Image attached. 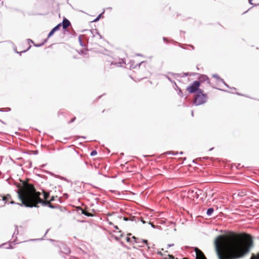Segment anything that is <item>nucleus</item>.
Returning <instances> with one entry per match:
<instances>
[{
  "mask_svg": "<svg viewBox=\"0 0 259 259\" xmlns=\"http://www.w3.org/2000/svg\"><path fill=\"white\" fill-rule=\"evenodd\" d=\"M225 236L218 235L214 240V249L218 259H240L244 257L250 251L253 246L251 239H249L247 243L243 236L238 233L231 232L226 238V251L222 253L224 248Z\"/></svg>",
  "mask_w": 259,
  "mask_h": 259,
  "instance_id": "1",
  "label": "nucleus"
},
{
  "mask_svg": "<svg viewBox=\"0 0 259 259\" xmlns=\"http://www.w3.org/2000/svg\"><path fill=\"white\" fill-rule=\"evenodd\" d=\"M70 161L71 164L76 169H80L84 166L88 165L89 163L85 156L72 149L69 153Z\"/></svg>",
  "mask_w": 259,
  "mask_h": 259,
  "instance_id": "2",
  "label": "nucleus"
},
{
  "mask_svg": "<svg viewBox=\"0 0 259 259\" xmlns=\"http://www.w3.org/2000/svg\"><path fill=\"white\" fill-rule=\"evenodd\" d=\"M41 195V193L40 192H37L34 187H32V191L27 195L26 199L29 202H32L33 204H36L37 205V204H41L42 206H48L51 208H57V206H54L52 204L43 201L40 197Z\"/></svg>",
  "mask_w": 259,
  "mask_h": 259,
  "instance_id": "3",
  "label": "nucleus"
},
{
  "mask_svg": "<svg viewBox=\"0 0 259 259\" xmlns=\"http://www.w3.org/2000/svg\"><path fill=\"white\" fill-rule=\"evenodd\" d=\"M32 191V187L30 188V190L27 192L25 194V196L24 197L22 195H21L20 193H18V196H19V199L21 201V203H16L13 200H12L11 201H10V204H17L18 205H19L21 206H25L26 207H30V208H32V207H38V206L36 204H32V202H29L28 201H27V200L26 199V197H27V195L29 193H30Z\"/></svg>",
  "mask_w": 259,
  "mask_h": 259,
  "instance_id": "4",
  "label": "nucleus"
},
{
  "mask_svg": "<svg viewBox=\"0 0 259 259\" xmlns=\"http://www.w3.org/2000/svg\"><path fill=\"white\" fill-rule=\"evenodd\" d=\"M199 93L196 94L195 95L194 98V100L193 101V103L195 106H199L205 103L207 100V94L204 93L203 90H202V94H199Z\"/></svg>",
  "mask_w": 259,
  "mask_h": 259,
  "instance_id": "5",
  "label": "nucleus"
},
{
  "mask_svg": "<svg viewBox=\"0 0 259 259\" xmlns=\"http://www.w3.org/2000/svg\"><path fill=\"white\" fill-rule=\"evenodd\" d=\"M202 89L200 88V82L197 81H194L186 88V91L190 94H195L198 93L202 94Z\"/></svg>",
  "mask_w": 259,
  "mask_h": 259,
  "instance_id": "6",
  "label": "nucleus"
},
{
  "mask_svg": "<svg viewBox=\"0 0 259 259\" xmlns=\"http://www.w3.org/2000/svg\"><path fill=\"white\" fill-rule=\"evenodd\" d=\"M196 81H199L200 82V85H201V83L206 82L207 84H208V85H209L210 87H211L212 88H213L214 89H217L219 90H221L222 91L226 92V90H222V89L214 87L213 86V85L211 83L210 79H209V77H208V76L205 74H200L198 77V79L196 80Z\"/></svg>",
  "mask_w": 259,
  "mask_h": 259,
  "instance_id": "7",
  "label": "nucleus"
},
{
  "mask_svg": "<svg viewBox=\"0 0 259 259\" xmlns=\"http://www.w3.org/2000/svg\"><path fill=\"white\" fill-rule=\"evenodd\" d=\"M194 251L195 255L193 254V255L195 256V259H207L203 252L198 248L194 247Z\"/></svg>",
  "mask_w": 259,
  "mask_h": 259,
  "instance_id": "8",
  "label": "nucleus"
},
{
  "mask_svg": "<svg viewBox=\"0 0 259 259\" xmlns=\"http://www.w3.org/2000/svg\"><path fill=\"white\" fill-rule=\"evenodd\" d=\"M164 76H165L170 82H171L174 84V87L175 89L178 91V95L182 98L183 97V93L181 89L177 85L176 82L173 80L170 77H169L167 75L164 74Z\"/></svg>",
  "mask_w": 259,
  "mask_h": 259,
  "instance_id": "9",
  "label": "nucleus"
},
{
  "mask_svg": "<svg viewBox=\"0 0 259 259\" xmlns=\"http://www.w3.org/2000/svg\"><path fill=\"white\" fill-rule=\"evenodd\" d=\"M58 24H60L61 27L62 26V28L64 30V33H65L66 31H68L67 27L71 26V25L70 22L65 18L63 19L61 23H60Z\"/></svg>",
  "mask_w": 259,
  "mask_h": 259,
  "instance_id": "10",
  "label": "nucleus"
},
{
  "mask_svg": "<svg viewBox=\"0 0 259 259\" xmlns=\"http://www.w3.org/2000/svg\"><path fill=\"white\" fill-rule=\"evenodd\" d=\"M59 247L60 248L59 251V253H63L65 254H69L70 253V249L65 244L61 243Z\"/></svg>",
  "mask_w": 259,
  "mask_h": 259,
  "instance_id": "11",
  "label": "nucleus"
},
{
  "mask_svg": "<svg viewBox=\"0 0 259 259\" xmlns=\"http://www.w3.org/2000/svg\"><path fill=\"white\" fill-rule=\"evenodd\" d=\"M16 239H17V236H16V238L13 241H12V242L9 241L8 242H6V243H3L2 244L0 245V248L3 247L5 248H7V249L13 248L12 244H13L14 245L16 244V243L15 242Z\"/></svg>",
  "mask_w": 259,
  "mask_h": 259,
  "instance_id": "12",
  "label": "nucleus"
},
{
  "mask_svg": "<svg viewBox=\"0 0 259 259\" xmlns=\"http://www.w3.org/2000/svg\"><path fill=\"white\" fill-rule=\"evenodd\" d=\"M61 28V25L60 24H57L56 26H55L52 29V30L50 31V32L48 34V38H49L53 36L55 32L59 30Z\"/></svg>",
  "mask_w": 259,
  "mask_h": 259,
  "instance_id": "13",
  "label": "nucleus"
},
{
  "mask_svg": "<svg viewBox=\"0 0 259 259\" xmlns=\"http://www.w3.org/2000/svg\"><path fill=\"white\" fill-rule=\"evenodd\" d=\"M11 198V196L10 194H7L5 196L2 195L1 200H2L4 202V204L2 205V206H4L6 205V204L7 203V201Z\"/></svg>",
  "mask_w": 259,
  "mask_h": 259,
  "instance_id": "14",
  "label": "nucleus"
},
{
  "mask_svg": "<svg viewBox=\"0 0 259 259\" xmlns=\"http://www.w3.org/2000/svg\"><path fill=\"white\" fill-rule=\"evenodd\" d=\"M168 74H171L172 76H173L174 77L177 76H179V77H185L189 75V73H188V72L183 73V75H182L181 74H180V73H173L171 72H168Z\"/></svg>",
  "mask_w": 259,
  "mask_h": 259,
  "instance_id": "15",
  "label": "nucleus"
},
{
  "mask_svg": "<svg viewBox=\"0 0 259 259\" xmlns=\"http://www.w3.org/2000/svg\"><path fill=\"white\" fill-rule=\"evenodd\" d=\"M237 195L239 197H243L247 195V192L245 190H239Z\"/></svg>",
  "mask_w": 259,
  "mask_h": 259,
  "instance_id": "16",
  "label": "nucleus"
},
{
  "mask_svg": "<svg viewBox=\"0 0 259 259\" xmlns=\"http://www.w3.org/2000/svg\"><path fill=\"white\" fill-rule=\"evenodd\" d=\"M94 31H96L97 32V34L99 35L100 39H102L103 38V36L101 35V34L99 32V31L98 30V29H93V30H91V32L92 33V34H93V36H95Z\"/></svg>",
  "mask_w": 259,
  "mask_h": 259,
  "instance_id": "17",
  "label": "nucleus"
},
{
  "mask_svg": "<svg viewBox=\"0 0 259 259\" xmlns=\"http://www.w3.org/2000/svg\"><path fill=\"white\" fill-rule=\"evenodd\" d=\"M214 211V209L213 207H209L207 209L206 214L207 216H210L212 215V213Z\"/></svg>",
  "mask_w": 259,
  "mask_h": 259,
  "instance_id": "18",
  "label": "nucleus"
},
{
  "mask_svg": "<svg viewBox=\"0 0 259 259\" xmlns=\"http://www.w3.org/2000/svg\"><path fill=\"white\" fill-rule=\"evenodd\" d=\"M132 239L134 240V242H135L136 243H137V244H140V243H142L141 239H140V238H137V237H136L135 236H133V237H132Z\"/></svg>",
  "mask_w": 259,
  "mask_h": 259,
  "instance_id": "19",
  "label": "nucleus"
},
{
  "mask_svg": "<svg viewBox=\"0 0 259 259\" xmlns=\"http://www.w3.org/2000/svg\"><path fill=\"white\" fill-rule=\"evenodd\" d=\"M81 36H82V35H80L78 37V41L79 42V45L81 47H85V44L82 41V40L81 39Z\"/></svg>",
  "mask_w": 259,
  "mask_h": 259,
  "instance_id": "20",
  "label": "nucleus"
},
{
  "mask_svg": "<svg viewBox=\"0 0 259 259\" xmlns=\"http://www.w3.org/2000/svg\"><path fill=\"white\" fill-rule=\"evenodd\" d=\"M104 13V11L100 13L93 21V22H97L103 16V14Z\"/></svg>",
  "mask_w": 259,
  "mask_h": 259,
  "instance_id": "21",
  "label": "nucleus"
},
{
  "mask_svg": "<svg viewBox=\"0 0 259 259\" xmlns=\"http://www.w3.org/2000/svg\"><path fill=\"white\" fill-rule=\"evenodd\" d=\"M250 259H259V252H258L256 254H255L254 253H252L251 255Z\"/></svg>",
  "mask_w": 259,
  "mask_h": 259,
  "instance_id": "22",
  "label": "nucleus"
},
{
  "mask_svg": "<svg viewBox=\"0 0 259 259\" xmlns=\"http://www.w3.org/2000/svg\"><path fill=\"white\" fill-rule=\"evenodd\" d=\"M221 82H222L226 87H227V88H230V87L229 86V85L226 83V82L225 81V80H224V79L223 78H221V79L220 80ZM230 89H233V90H236V88L233 87V88H230Z\"/></svg>",
  "mask_w": 259,
  "mask_h": 259,
  "instance_id": "23",
  "label": "nucleus"
},
{
  "mask_svg": "<svg viewBox=\"0 0 259 259\" xmlns=\"http://www.w3.org/2000/svg\"><path fill=\"white\" fill-rule=\"evenodd\" d=\"M15 231H14V233H13V235H12V237H14V236H15V235H18V233H19V231H18V226H17V225H15Z\"/></svg>",
  "mask_w": 259,
  "mask_h": 259,
  "instance_id": "24",
  "label": "nucleus"
},
{
  "mask_svg": "<svg viewBox=\"0 0 259 259\" xmlns=\"http://www.w3.org/2000/svg\"><path fill=\"white\" fill-rule=\"evenodd\" d=\"M149 224L154 229H160L161 228L160 226H155V225L153 224V223H151V222H149Z\"/></svg>",
  "mask_w": 259,
  "mask_h": 259,
  "instance_id": "25",
  "label": "nucleus"
},
{
  "mask_svg": "<svg viewBox=\"0 0 259 259\" xmlns=\"http://www.w3.org/2000/svg\"><path fill=\"white\" fill-rule=\"evenodd\" d=\"M141 240H142V243L146 244L148 246V247L149 248H150V246H149V245L148 244V241L147 240H146V239H141Z\"/></svg>",
  "mask_w": 259,
  "mask_h": 259,
  "instance_id": "26",
  "label": "nucleus"
},
{
  "mask_svg": "<svg viewBox=\"0 0 259 259\" xmlns=\"http://www.w3.org/2000/svg\"><path fill=\"white\" fill-rule=\"evenodd\" d=\"M178 152H175L174 151H167L165 153V154H171V155H177V154H178Z\"/></svg>",
  "mask_w": 259,
  "mask_h": 259,
  "instance_id": "27",
  "label": "nucleus"
},
{
  "mask_svg": "<svg viewBox=\"0 0 259 259\" xmlns=\"http://www.w3.org/2000/svg\"><path fill=\"white\" fill-rule=\"evenodd\" d=\"M78 211H80L81 213L84 214H86L88 212H86L84 210H83L81 207H79L77 209Z\"/></svg>",
  "mask_w": 259,
  "mask_h": 259,
  "instance_id": "28",
  "label": "nucleus"
},
{
  "mask_svg": "<svg viewBox=\"0 0 259 259\" xmlns=\"http://www.w3.org/2000/svg\"><path fill=\"white\" fill-rule=\"evenodd\" d=\"M49 196H50V194L49 193H47V192L43 193V196L45 199H47L49 197Z\"/></svg>",
  "mask_w": 259,
  "mask_h": 259,
  "instance_id": "29",
  "label": "nucleus"
},
{
  "mask_svg": "<svg viewBox=\"0 0 259 259\" xmlns=\"http://www.w3.org/2000/svg\"><path fill=\"white\" fill-rule=\"evenodd\" d=\"M212 77L213 78H215V79H217V80H220L222 78H221L218 74H213L212 75Z\"/></svg>",
  "mask_w": 259,
  "mask_h": 259,
  "instance_id": "30",
  "label": "nucleus"
},
{
  "mask_svg": "<svg viewBox=\"0 0 259 259\" xmlns=\"http://www.w3.org/2000/svg\"><path fill=\"white\" fill-rule=\"evenodd\" d=\"M30 47H31V46H30L29 47V48H28V49H27V50H25V51H22V52H18V51H17V50H16V49H15V52L16 53H17V54H20V55H21V53L26 52L27 50H28L30 48Z\"/></svg>",
  "mask_w": 259,
  "mask_h": 259,
  "instance_id": "31",
  "label": "nucleus"
},
{
  "mask_svg": "<svg viewBox=\"0 0 259 259\" xmlns=\"http://www.w3.org/2000/svg\"><path fill=\"white\" fill-rule=\"evenodd\" d=\"M97 154V152L95 150H94L92 151L91 153H90V155L92 156H95Z\"/></svg>",
  "mask_w": 259,
  "mask_h": 259,
  "instance_id": "32",
  "label": "nucleus"
},
{
  "mask_svg": "<svg viewBox=\"0 0 259 259\" xmlns=\"http://www.w3.org/2000/svg\"><path fill=\"white\" fill-rule=\"evenodd\" d=\"M33 45L35 47H40L44 45V42H41V44H35L34 42L33 44Z\"/></svg>",
  "mask_w": 259,
  "mask_h": 259,
  "instance_id": "33",
  "label": "nucleus"
},
{
  "mask_svg": "<svg viewBox=\"0 0 259 259\" xmlns=\"http://www.w3.org/2000/svg\"><path fill=\"white\" fill-rule=\"evenodd\" d=\"M168 258H165V259H178L177 258H175V257L173 255H171V254H168Z\"/></svg>",
  "mask_w": 259,
  "mask_h": 259,
  "instance_id": "34",
  "label": "nucleus"
},
{
  "mask_svg": "<svg viewBox=\"0 0 259 259\" xmlns=\"http://www.w3.org/2000/svg\"><path fill=\"white\" fill-rule=\"evenodd\" d=\"M248 3L249 4L253 6H256L257 5H259V4H254V3H252V1L253 0H248Z\"/></svg>",
  "mask_w": 259,
  "mask_h": 259,
  "instance_id": "35",
  "label": "nucleus"
},
{
  "mask_svg": "<svg viewBox=\"0 0 259 259\" xmlns=\"http://www.w3.org/2000/svg\"><path fill=\"white\" fill-rule=\"evenodd\" d=\"M178 45L181 48L184 49H186V48L185 47H184V46H187V45H184V44H180V43H178Z\"/></svg>",
  "mask_w": 259,
  "mask_h": 259,
  "instance_id": "36",
  "label": "nucleus"
},
{
  "mask_svg": "<svg viewBox=\"0 0 259 259\" xmlns=\"http://www.w3.org/2000/svg\"><path fill=\"white\" fill-rule=\"evenodd\" d=\"M143 62H140V63L138 64H137V65H136V66H135L133 67V68H136V67H137V66H138V67H140V65H141L143 63ZM132 66H133V65H131L130 66H131V67H132Z\"/></svg>",
  "mask_w": 259,
  "mask_h": 259,
  "instance_id": "37",
  "label": "nucleus"
},
{
  "mask_svg": "<svg viewBox=\"0 0 259 259\" xmlns=\"http://www.w3.org/2000/svg\"><path fill=\"white\" fill-rule=\"evenodd\" d=\"M85 216L89 217H92L94 216L93 214L90 212H87L86 214H85Z\"/></svg>",
  "mask_w": 259,
  "mask_h": 259,
  "instance_id": "38",
  "label": "nucleus"
},
{
  "mask_svg": "<svg viewBox=\"0 0 259 259\" xmlns=\"http://www.w3.org/2000/svg\"><path fill=\"white\" fill-rule=\"evenodd\" d=\"M76 119V117H74L73 118H72L69 122H68V123L70 124L73 122H74L75 121V120Z\"/></svg>",
  "mask_w": 259,
  "mask_h": 259,
  "instance_id": "39",
  "label": "nucleus"
},
{
  "mask_svg": "<svg viewBox=\"0 0 259 259\" xmlns=\"http://www.w3.org/2000/svg\"><path fill=\"white\" fill-rule=\"evenodd\" d=\"M162 39H163V41H164V42H166V43H167V42H168V39H167L166 37H163Z\"/></svg>",
  "mask_w": 259,
  "mask_h": 259,
  "instance_id": "40",
  "label": "nucleus"
},
{
  "mask_svg": "<svg viewBox=\"0 0 259 259\" xmlns=\"http://www.w3.org/2000/svg\"><path fill=\"white\" fill-rule=\"evenodd\" d=\"M126 241L127 242H132V241H131V238H130V237H127L126 238Z\"/></svg>",
  "mask_w": 259,
  "mask_h": 259,
  "instance_id": "41",
  "label": "nucleus"
},
{
  "mask_svg": "<svg viewBox=\"0 0 259 259\" xmlns=\"http://www.w3.org/2000/svg\"><path fill=\"white\" fill-rule=\"evenodd\" d=\"M27 41H28V43H29V42H31V43H32L33 44H34L33 41L32 40H31V39H30V38H28V39H27Z\"/></svg>",
  "mask_w": 259,
  "mask_h": 259,
  "instance_id": "42",
  "label": "nucleus"
},
{
  "mask_svg": "<svg viewBox=\"0 0 259 259\" xmlns=\"http://www.w3.org/2000/svg\"><path fill=\"white\" fill-rule=\"evenodd\" d=\"M174 246V244L172 243V244H167V248H168L170 247H172V246Z\"/></svg>",
  "mask_w": 259,
  "mask_h": 259,
  "instance_id": "43",
  "label": "nucleus"
},
{
  "mask_svg": "<svg viewBox=\"0 0 259 259\" xmlns=\"http://www.w3.org/2000/svg\"><path fill=\"white\" fill-rule=\"evenodd\" d=\"M196 194L198 196L199 195H201V190H199L197 192H196Z\"/></svg>",
  "mask_w": 259,
  "mask_h": 259,
  "instance_id": "44",
  "label": "nucleus"
},
{
  "mask_svg": "<svg viewBox=\"0 0 259 259\" xmlns=\"http://www.w3.org/2000/svg\"><path fill=\"white\" fill-rule=\"evenodd\" d=\"M63 195L65 197V198H68L69 197V195L67 193H64Z\"/></svg>",
  "mask_w": 259,
  "mask_h": 259,
  "instance_id": "45",
  "label": "nucleus"
},
{
  "mask_svg": "<svg viewBox=\"0 0 259 259\" xmlns=\"http://www.w3.org/2000/svg\"><path fill=\"white\" fill-rule=\"evenodd\" d=\"M69 259H78V258L74 256H71Z\"/></svg>",
  "mask_w": 259,
  "mask_h": 259,
  "instance_id": "46",
  "label": "nucleus"
},
{
  "mask_svg": "<svg viewBox=\"0 0 259 259\" xmlns=\"http://www.w3.org/2000/svg\"><path fill=\"white\" fill-rule=\"evenodd\" d=\"M55 200V197L54 196H52L51 198V200L50 201H54Z\"/></svg>",
  "mask_w": 259,
  "mask_h": 259,
  "instance_id": "47",
  "label": "nucleus"
},
{
  "mask_svg": "<svg viewBox=\"0 0 259 259\" xmlns=\"http://www.w3.org/2000/svg\"><path fill=\"white\" fill-rule=\"evenodd\" d=\"M42 238H38V239H32V241H36V240H42Z\"/></svg>",
  "mask_w": 259,
  "mask_h": 259,
  "instance_id": "48",
  "label": "nucleus"
},
{
  "mask_svg": "<svg viewBox=\"0 0 259 259\" xmlns=\"http://www.w3.org/2000/svg\"><path fill=\"white\" fill-rule=\"evenodd\" d=\"M71 34L73 36H75L76 35V32L74 30H72V33Z\"/></svg>",
  "mask_w": 259,
  "mask_h": 259,
  "instance_id": "49",
  "label": "nucleus"
},
{
  "mask_svg": "<svg viewBox=\"0 0 259 259\" xmlns=\"http://www.w3.org/2000/svg\"><path fill=\"white\" fill-rule=\"evenodd\" d=\"M157 253H158V254L160 255H163V253L161 252V251H158V252H157Z\"/></svg>",
  "mask_w": 259,
  "mask_h": 259,
  "instance_id": "50",
  "label": "nucleus"
},
{
  "mask_svg": "<svg viewBox=\"0 0 259 259\" xmlns=\"http://www.w3.org/2000/svg\"><path fill=\"white\" fill-rule=\"evenodd\" d=\"M5 111L4 108H0V112H4Z\"/></svg>",
  "mask_w": 259,
  "mask_h": 259,
  "instance_id": "51",
  "label": "nucleus"
},
{
  "mask_svg": "<svg viewBox=\"0 0 259 259\" xmlns=\"http://www.w3.org/2000/svg\"><path fill=\"white\" fill-rule=\"evenodd\" d=\"M188 46L190 47L192 49V50L194 49V47L193 46H192L191 45H188Z\"/></svg>",
  "mask_w": 259,
  "mask_h": 259,
  "instance_id": "52",
  "label": "nucleus"
},
{
  "mask_svg": "<svg viewBox=\"0 0 259 259\" xmlns=\"http://www.w3.org/2000/svg\"><path fill=\"white\" fill-rule=\"evenodd\" d=\"M49 38H47L46 39L44 40V41L42 42H44V44L47 41V40Z\"/></svg>",
  "mask_w": 259,
  "mask_h": 259,
  "instance_id": "53",
  "label": "nucleus"
},
{
  "mask_svg": "<svg viewBox=\"0 0 259 259\" xmlns=\"http://www.w3.org/2000/svg\"><path fill=\"white\" fill-rule=\"evenodd\" d=\"M138 246H139V247H143V245H141V244L140 243V244H139L138 245Z\"/></svg>",
  "mask_w": 259,
  "mask_h": 259,
  "instance_id": "54",
  "label": "nucleus"
},
{
  "mask_svg": "<svg viewBox=\"0 0 259 259\" xmlns=\"http://www.w3.org/2000/svg\"><path fill=\"white\" fill-rule=\"evenodd\" d=\"M37 153H38V151H34V154H37Z\"/></svg>",
  "mask_w": 259,
  "mask_h": 259,
  "instance_id": "55",
  "label": "nucleus"
},
{
  "mask_svg": "<svg viewBox=\"0 0 259 259\" xmlns=\"http://www.w3.org/2000/svg\"><path fill=\"white\" fill-rule=\"evenodd\" d=\"M240 164H238V165L237 166V168H239V167H240Z\"/></svg>",
  "mask_w": 259,
  "mask_h": 259,
  "instance_id": "56",
  "label": "nucleus"
},
{
  "mask_svg": "<svg viewBox=\"0 0 259 259\" xmlns=\"http://www.w3.org/2000/svg\"><path fill=\"white\" fill-rule=\"evenodd\" d=\"M68 139H69V138H64V140H65V141L68 140Z\"/></svg>",
  "mask_w": 259,
  "mask_h": 259,
  "instance_id": "57",
  "label": "nucleus"
},
{
  "mask_svg": "<svg viewBox=\"0 0 259 259\" xmlns=\"http://www.w3.org/2000/svg\"><path fill=\"white\" fill-rule=\"evenodd\" d=\"M184 152L183 151H181L179 153L180 154L182 155L183 154Z\"/></svg>",
  "mask_w": 259,
  "mask_h": 259,
  "instance_id": "58",
  "label": "nucleus"
},
{
  "mask_svg": "<svg viewBox=\"0 0 259 259\" xmlns=\"http://www.w3.org/2000/svg\"><path fill=\"white\" fill-rule=\"evenodd\" d=\"M236 94L238 95H242L241 94H240V93H238V92H236Z\"/></svg>",
  "mask_w": 259,
  "mask_h": 259,
  "instance_id": "59",
  "label": "nucleus"
},
{
  "mask_svg": "<svg viewBox=\"0 0 259 259\" xmlns=\"http://www.w3.org/2000/svg\"><path fill=\"white\" fill-rule=\"evenodd\" d=\"M83 52H84L83 50H81L80 51V53L83 54Z\"/></svg>",
  "mask_w": 259,
  "mask_h": 259,
  "instance_id": "60",
  "label": "nucleus"
},
{
  "mask_svg": "<svg viewBox=\"0 0 259 259\" xmlns=\"http://www.w3.org/2000/svg\"><path fill=\"white\" fill-rule=\"evenodd\" d=\"M180 32H181V33H183L184 34L185 33V32L183 31H181Z\"/></svg>",
  "mask_w": 259,
  "mask_h": 259,
  "instance_id": "61",
  "label": "nucleus"
},
{
  "mask_svg": "<svg viewBox=\"0 0 259 259\" xmlns=\"http://www.w3.org/2000/svg\"><path fill=\"white\" fill-rule=\"evenodd\" d=\"M79 138H83V139H85L86 138V137H84V136L80 137Z\"/></svg>",
  "mask_w": 259,
  "mask_h": 259,
  "instance_id": "62",
  "label": "nucleus"
},
{
  "mask_svg": "<svg viewBox=\"0 0 259 259\" xmlns=\"http://www.w3.org/2000/svg\"><path fill=\"white\" fill-rule=\"evenodd\" d=\"M104 95V94H103V95H101V96H99V97H98V99L101 98V97H102V96H103Z\"/></svg>",
  "mask_w": 259,
  "mask_h": 259,
  "instance_id": "63",
  "label": "nucleus"
},
{
  "mask_svg": "<svg viewBox=\"0 0 259 259\" xmlns=\"http://www.w3.org/2000/svg\"><path fill=\"white\" fill-rule=\"evenodd\" d=\"M137 56H142V55H141V54H137Z\"/></svg>",
  "mask_w": 259,
  "mask_h": 259,
  "instance_id": "64",
  "label": "nucleus"
}]
</instances>
